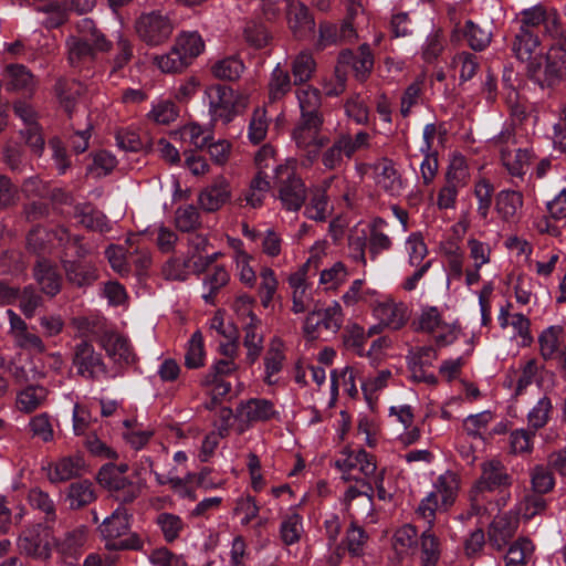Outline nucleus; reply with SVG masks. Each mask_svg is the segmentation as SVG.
Wrapping results in <instances>:
<instances>
[{
  "label": "nucleus",
  "mask_w": 566,
  "mask_h": 566,
  "mask_svg": "<svg viewBox=\"0 0 566 566\" xmlns=\"http://www.w3.org/2000/svg\"><path fill=\"white\" fill-rule=\"evenodd\" d=\"M318 311L321 312V319L325 329L336 332L340 328L343 323V313L339 303L334 302L326 308Z\"/></svg>",
  "instance_id": "774afa93"
},
{
  "label": "nucleus",
  "mask_w": 566,
  "mask_h": 566,
  "mask_svg": "<svg viewBox=\"0 0 566 566\" xmlns=\"http://www.w3.org/2000/svg\"><path fill=\"white\" fill-rule=\"evenodd\" d=\"M532 489L534 493L546 494L555 486L553 473L543 465H536L531 473Z\"/></svg>",
  "instance_id": "603ef678"
},
{
  "label": "nucleus",
  "mask_w": 566,
  "mask_h": 566,
  "mask_svg": "<svg viewBox=\"0 0 566 566\" xmlns=\"http://www.w3.org/2000/svg\"><path fill=\"white\" fill-rule=\"evenodd\" d=\"M62 232H69L66 229H60L56 231H50L41 226L33 227L27 235V250L40 258H46L52 252L53 242L57 241V244L65 251V244H61L60 239ZM63 243H66L64 240Z\"/></svg>",
  "instance_id": "aec40b11"
},
{
  "label": "nucleus",
  "mask_w": 566,
  "mask_h": 566,
  "mask_svg": "<svg viewBox=\"0 0 566 566\" xmlns=\"http://www.w3.org/2000/svg\"><path fill=\"white\" fill-rule=\"evenodd\" d=\"M553 412V403L547 396L542 397L536 405L530 410L527 421L531 429L537 431L544 428Z\"/></svg>",
  "instance_id": "ea45409f"
},
{
  "label": "nucleus",
  "mask_w": 566,
  "mask_h": 566,
  "mask_svg": "<svg viewBox=\"0 0 566 566\" xmlns=\"http://www.w3.org/2000/svg\"><path fill=\"white\" fill-rule=\"evenodd\" d=\"M150 115L156 123L168 125L178 117L179 109L174 102L164 101L153 107Z\"/></svg>",
  "instance_id": "69168bd1"
},
{
  "label": "nucleus",
  "mask_w": 566,
  "mask_h": 566,
  "mask_svg": "<svg viewBox=\"0 0 566 566\" xmlns=\"http://www.w3.org/2000/svg\"><path fill=\"white\" fill-rule=\"evenodd\" d=\"M129 467L126 463H106L97 473V481L101 486L107 489L112 496L122 504L134 502L139 495L140 488L125 474Z\"/></svg>",
  "instance_id": "0eeeda50"
},
{
  "label": "nucleus",
  "mask_w": 566,
  "mask_h": 566,
  "mask_svg": "<svg viewBox=\"0 0 566 566\" xmlns=\"http://www.w3.org/2000/svg\"><path fill=\"white\" fill-rule=\"evenodd\" d=\"M77 31V36H71L67 40L69 62L80 72H90L97 63V54L109 51L112 42L96 29L94 21L88 18L78 22Z\"/></svg>",
  "instance_id": "f03ea898"
},
{
  "label": "nucleus",
  "mask_w": 566,
  "mask_h": 566,
  "mask_svg": "<svg viewBox=\"0 0 566 566\" xmlns=\"http://www.w3.org/2000/svg\"><path fill=\"white\" fill-rule=\"evenodd\" d=\"M547 507L548 501L545 494L531 492L525 495L521 511L526 520H532L535 515L545 513Z\"/></svg>",
  "instance_id": "6e6d98bb"
},
{
  "label": "nucleus",
  "mask_w": 566,
  "mask_h": 566,
  "mask_svg": "<svg viewBox=\"0 0 566 566\" xmlns=\"http://www.w3.org/2000/svg\"><path fill=\"white\" fill-rule=\"evenodd\" d=\"M292 90L290 72L276 64L270 75L268 83L269 101L276 103L282 101Z\"/></svg>",
  "instance_id": "c85d7f7f"
},
{
  "label": "nucleus",
  "mask_w": 566,
  "mask_h": 566,
  "mask_svg": "<svg viewBox=\"0 0 566 566\" xmlns=\"http://www.w3.org/2000/svg\"><path fill=\"white\" fill-rule=\"evenodd\" d=\"M6 86L8 92L20 95L24 101L33 97L38 80L34 74L23 64L9 63L2 71V86Z\"/></svg>",
  "instance_id": "f8f14e48"
},
{
  "label": "nucleus",
  "mask_w": 566,
  "mask_h": 566,
  "mask_svg": "<svg viewBox=\"0 0 566 566\" xmlns=\"http://www.w3.org/2000/svg\"><path fill=\"white\" fill-rule=\"evenodd\" d=\"M72 363L77 375L87 379H95L99 373H106L102 353L96 352L88 340H81L75 345Z\"/></svg>",
  "instance_id": "ddd939ff"
},
{
  "label": "nucleus",
  "mask_w": 566,
  "mask_h": 566,
  "mask_svg": "<svg viewBox=\"0 0 566 566\" xmlns=\"http://www.w3.org/2000/svg\"><path fill=\"white\" fill-rule=\"evenodd\" d=\"M209 113L213 120L229 123L235 116L238 96L234 90L224 84H213L206 88Z\"/></svg>",
  "instance_id": "9d476101"
},
{
  "label": "nucleus",
  "mask_w": 566,
  "mask_h": 566,
  "mask_svg": "<svg viewBox=\"0 0 566 566\" xmlns=\"http://www.w3.org/2000/svg\"><path fill=\"white\" fill-rule=\"evenodd\" d=\"M444 50V40L440 30L431 32L422 45V59L427 63H433Z\"/></svg>",
  "instance_id": "052dcab7"
},
{
  "label": "nucleus",
  "mask_w": 566,
  "mask_h": 566,
  "mask_svg": "<svg viewBox=\"0 0 566 566\" xmlns=\"http://www.w3.org/2000/svg\"><path fill=\"white\" fill-rule=\"evenodd\" d=\"M85 468L83 454L64 457L59 460L49 472V479L53 483L63 482L77 476Z\"/></svg>",
  "instance_id": "b1692460"
},
{
  "label": "nucleus",
  "mask_w": 566,
  "mask_h": 566,
  "mask_svg": "<svg viewBox=\"0 0 566 566\" xmlns=\"http://www.w3.org/2000/svg\"><path fill=\"white\" fill-rule=\"evenodd\" d=\"M513 484V476L506 467L497 459H491L481 463V475L474 483L478 493L500 491L504 492Z\"/></svg>",
  "instance_id": "9b49d317"
},
{
  "label": "nucleus",
  "mask_w": 566,
  "mask_h": 566,
  "mask_svg": "<svg viewBox=\"0 0 566 566\" xmlns=\"http://www.w3.org/2000/svg\"><path fill=\"white\" fill-rule=\"evenodd\" d=\"M439 496V501H441V507L443 510H448L451 505H453L457 497V481L453 476L440 475L437 479L434 484Z\"/></svg>",
  "instance_id": "09e8293b"
},
{
  "label": "nucleus",
  "mask_w": 566,
  "mask_h": 566,
  "mask_svg": "<svg viewBox=\"0 0 566 566\" xmlns=\"http://www.w3.org/2000/svg\"><path fill=\"white\" fill-rule=\"evenodd\" d=\"M133 56L132 42L124 36H119L116 43V54L111 62V75H119L122 70L132 61Z\"/></svg>",
  "instance_id": "8fccbe9b"
},
{
  "label": "nucleus",
  "mask_w": 566,
  "mask_h": 566,
  "mask_svg": "<svg viewBox=\"0 0 566 566\" xmlns=\"http://www.w3.org/2000/svg\"><path fill=\"white\" fill-rule=\"evenodd\" d=\"M135 30L139 40L149 46L165 43L174 31V22L163 10H150L139 14L135 21Z\"/></svg>",
  "instance_id": "6e6552de"
},
{
  "label": "nucleus",
  "mask_w": 566,
  "mask_h": 566,
  "mask_svg": "<svg viewBox=\"0 0 566 566\" xmlns=\"http://www.w3.org/2000/svg\"><path fill=\"white\" fill-rule=\"evenodd\" d=\"M346 458L336 461V467L344 473V475H352L350 471L358 469L366 478L376 473L377 464L373 454L368 453L365 449L348 450L344 452Z\"/></svg>",
  "instance_id": "412c9836"
},
{
  "label": "nucleus",
  "mask_w": 566,
  "mask_h": 566,
  "mask_svg": "<svg viewBox=\"0 0 566 566\" xmlns=\"http://www.w3.org/2000/svg\"><path fill=\"white\" fill-rule=\"evenodd\" d=\"M422 566H437L440 558V539L429 526L420 536Z\"/></svg>",
  "instance_id": "58836bf2"
},
{
  "label": "nucleus",
  "mask_w": 566,
  "mask_h": 566,
  "mask_svg": "<svg viewBox=\"0 0 566 566\" xmlns=\"http://www.w3.org/2000/svg\"><path fill=\"white\" fill-rule=\"evenodd\" d=\"M354 155V148L346 138L338 137L331 147L322 154V164L328 170H335L342 167L344 157L350 158Z\"/></svg>",
  "instance_id": "c756f323"
},
{
  "label": "nucleus",
  "mask_w": 566,
  "mask_h": 566,
  "mask_svg": "<svg viewBox=\"0 0 566 566\" xmlns=\"http://www.w3.org/2000/svg\"><path fill=\"white\" fill-rule=\"evenodd\" d=\"M337 62L342 66L350 67L358 81H365L374 69V54L367 43L358 46L357 51L344 49L339 52Z\"/></svg>",
  "instance_id": "2eb2a0df"
},
{
  "label": "nucleus",
  "mask_w": 566,
  "mask_h": 566,
  "mask_svg": "<svg viewBox=\"0 0 566 566\" xmlns=\"http://www.w3.org/2000/svg\"><path fill=\"white\" fill-rule=\"evenodd\" d=\"M534 551L533 542L527 537L516 539L505 555V562L525 566Z\"/></svg>",
  "instance_id": "a19ab883"
},
{
  "label": "nucleus",
  "mask_w": 566,
  "mask_h": 566,
  "mask_svg": "<svg viewBox=\"0 0 566 566\" xmlns=\"http://www.w3.org/2000/svg\"><path fill=\"white\" fill-rule=\"evenodd\" d=\"M157 524L167 543L176 541L185 526L182 520L178 515L166 512L158 515Z\"/></svg>",
  "instance_id": "de8ad7c7"
},
{
  "label": "nucleus",
  "mask_w": 566,
  "mask_h": 566,
  "mask_svg": "<svg viewBox=\"0 0 566 566\" xmlns=\"http://www.w3.org/2000/svg\"><path fill=\"white\" fill-rule=\"evenodd\" d=\"M30 505L44 514V525L39 524L38 527L46 530L49 526H53L56 520V509L54 501L50 497L46 492L39 489H33L29 492Z\"/></svg>",
  "instance_id": "7c9ffc66"
},
{
  "label": "nucleus",
  "mask_w": 566,
  "mask_h": 566,
  "mask_svg": "<svg viewBox=\"0 0 566 566\" xmlns=\"http://www.w3.org/2000/svg\"><path fill=\"white\" fill-rule=\"evenodd\" d=\"M343 343L347 349L355 352L357 355H364V346L367 339L365 331L361 326L354 324L347 327L343 333Z\"/></svg>",
  "instance_id": "5fc2aeb1"
},
{
  "label": "nucleus",
  "mask_w": 566,
  "mask_h": 566,
  "mask_svg": "<svg viewBox=\"0 0 566 566\" xmlns=\"http://www.w3.org/2000/svg\"><path fill=\"white\" fill-rule=\"evenodd\" d=\"M12 108L14 115L19 117L25 126V129L21 130L25 143L34 153H41L44 148V139L40 133L34 109L28 102L21 99L14 102Z\"/></svg>",
  "instance_id": "6ab92c4d"
},
{
  "label": "nucleus",
  "mask_w": 566,
  "mask_h": 566,
  "mask_svg": "<svg viewBox=\"0 0 566 566\" xmlns=\"http://www.w3.org/2000/svg\"><path fill=\"white\" fill-rule=\"evenodd\" d=\"M513 533L514 528L510 521L503 517L494 520L490 525V542L494 547L500 549L509 542V539L513 536Z\"/></svg>",
  "instance_id": "3c124183"
},
{
  "label": "nucleus",
  "mask_w": 566,
  "mask_h": 566,
  "mask_svg": "<svg viewBox=\"0 0 566 566\" xmlns=\"http://www.w3.org/2000/svg\"><path fill=\"white\" fill-rule=\"evenodd\" d=\"M64 240L66 241L65 251H62L59 258L66 282L77 289L93 285L98 279V270L92 261L86 260L90 250L83 244V238L62 232L61 244H64Z\"/></svg>",
  "instance_id": "f257e3e1"
},
{
  "label": "nucleus",
  "mask_w": 566,
  "mask_h": 566,
  "mask_svg": "<svg viewBox=\"0 0 566 566\" xmlns=\"http://www.w3.org/2000/svg\"><path fill=\"white\" fill-rule=\"evenodd\" d=\"M32 542L34 553L40 556H49L51 549L55 547L61 554L74 559L77 558L78 548L82 546L81 537L75 534L67 533L64 539L56 537L53 534V526L32 535Z\"/></svg>",
  "instance_id": "1a4fd4ad"
},
{
  "label": "nucleus",
  "mask_w": 566,
  "mask_h": 566,
  "mask_svg": "<svg viewBox=\"0 0 566 566\" xmlns=\"http://www.w3.org/2000/svg\"><path fill=\"white\" fill-rule=\"evenodd\" d=\"M245 410L251 421H269L279 416L273 402L264 398H251L245 405Z\"/></svg>",
  "instance_id": "4c0bfd02"
},
{
  "label": "nucleus",
  "mask_w": 566,
  "mask_h": 566,
  "mask_svg": "<svg viewBox=\"0 0 566 566\" xmlns=\"http://www.w3.org/2000/svg\"><path fill=\"white\" fill-rule=\"evenodd\" d=\"M454 62L461 65L459 76L461 83L472 80L480 67L479 57L469 51L457 53Z\"/></svg>",
  "instance_id": "4d7b16f0"
},
{
  "label": "nucleus",
  "mask_w": 566,
  "mask_h": 566,
  "mask_svg": "<svg viewBox=\"0 0 566 566\" xmlns=\"http://www.w3.org/2000/svg\"><path fill=\"white\" fill-rule=\"evenodd\" d=\"M243 38L245 42L255 50L266 48L272 42V33L266 24L259 20H250L243 28Z\"/></svg>",
  "instance_id": "f704fd0d"
},
{
  "label": "nucleus",
  "mask_w": 566,
  "mask_h": 566,
  "mask_svg": "<svg viewBox=\"0 0 566 566\" xmlns=\"http://www.w3.org/2000/svg\"><path fill=\"white\" fill-rule=\"evenodd\" d=\"M315 61L311 54L301 53L292 62V74L294 76V85L306 83L315 71Z\"/></svg>",
  "instance_id": "37998d69"
},
{
  "label": "nucleus",
  "mask_w": 566,
  "mask_h": 566,
  "mask_svg": "<svg viewBox=\"0 0 566 566\" xmlns=\"http://www.w3.org/2000/svg\"><path fill=\"white\" fill-rule=\"evenodd\" d=\"M377 315L381 324L392 331L402 328L408 321V308L402 302H386L378 306Z\"/></svg>",
  "instance_id": "bb28decb"
},
{
  "label": "nucleus",
  "mask_w": 566,
  "mask_h": 566,
  "mask_svg": "<svg viewBox=\"0 0 566 566\" xmlns=\"http://www.w3.org/2000/svg\"><path fill=\"white\" fill-rule=\"evenodd\" d=\"M18 303L21 312L31 317L35 311L43 305L42 292L33 285L24 286L22 290L7 285L2 281V303Z\"/></svg>",
  "instance_id": "f3484780"
},
{
  "label": "nucleus",
  "mask_w": 566,
  "mask_h": 566,
  "mask_svg": "<svg viewBox=\"0 0 566 566\" xmlns=\"http://www.w3.org/2000/svg\"><path fill=\"white\" fill-rule=\"evenodd\" d=\"M523 206V196L520 191L501 190L495 198V209L503 220H512Z\"/></svg>",
  "instance_id": "72a5a7b5"
},
{
  "label": "nucleus",
  "mask_w": 566,
  "mask_h": 566,
  "mask_svg": "<svg viewBox=\"0 0 566 566\" xmlns=\"http://www.w3.org/2000/svg\"><path fill=\"white\" fill-rule=\"evenodd\" d=\"M206 352L203 346L202 336L200 333H195L189 343L185 354V366L188 369H198L205 365Z\"/></svg>",
  "instance_id": "79ce46f5"
},
{
  "label": "nucleus",
  "mask_w": 566,
  "mask_h": 566,
  "mask_svg": "<svg viewBox=\"0 0 566 566\" xmlns=\"http://www.w3.org/2000/svg\"><path fill=\"white\" fill-rule=\"evenodd\" d=\"M366 539L367 534L365 530L358 526L355 522H352L350 526L346 531V536L342 542V546H344V549L348 551L353 557H358L363 554V547Z\"/></svg>",
  "instance_id": "c03bdc74"
},
{
  "label": "nucleus",
  "mask_w": 566,
  "mask_h": 566,
  "mask_svg": "<svg viewBox=\"0 0 566 566\" xmlns=\"http://www.w3.org/2000/svg\"><path fill=\"white\" fill-rule=\"evenodd\" d=\"M279 198L285 209L290 211L300 210L307 198L304 181L294 174L290 175L280 186Z\"/></svg>",
  "instance_id": "4be33fe9"
},
{
  "label": "nucleus",
  "mask_w": 566,
  "mask_h": 566,
  "mask_svg": "<svg viewBox=\"0 0 566 566\" xmlns=\"http://www.w3.org/2000/svg\"><path fill=\"white\" fill-rule=\"evenodd\" d=\"M494 187L488 179L479 180L474 186V196L478 199V213L486 218L492 205Z\"/></svg>",
  "instance_id": "864d4df0"
},
{
  "label": "nucleus",
  "mask_w": 566,
  "mask_h": 566,
  "mask_svg": "<svg viewBox=\"0 0 566 566\" xmlns=\"http://www.w3.org/2000/svg\"><path fill=\"white\" fill-rule=\"evenodd\" d=\"M237 347V340L231 345H221V354L226 358L217 359L200 379V385L211 390L213 402L222 399L231 391V382L227 381L224 377L234 374L238 369L234 361Z\"/></svg>",
  "instance_id": "39448f33"
},
{
  "label": "nucleus",
  "mask_w": 566,
  "mask_h": 566,
  "mask_svg": "<svg viewBox=\"0 0 566 566\" xmlns=\"http://www.w3.org/2000/svg\"><path fill=\"white\" fill-rule=\"evenodd\" d=\"M562 334V326L552 325L545 328L538 336L541 355L545 360H549L559 356Z\"/></svg>",
  "instance_id": "e433bc0d"
},
{
  "label": "nucleus",
  "mask_w": 566,
  "mask_h": 566,
  "mask_svg": "<svg viewBox=\"0 0 566 566\" xmlns=\"http://www.w3.org/2000/svg\"><path fill=\"white\" fill-rule=\"evenodd\" d=\"M96 500L94 485L88 480L72 482L65 493V502L71 510H80Z\"/></svg>",
  "instance_id": "a878e982"
},
{
  "label": "nucleus",
  "mask_w": 566,
  "mask_h": 566,
  "mask_svg": "<svg viewBox=\"0 0 566 566\" xmlns=\"http://www.w3.org/2000/svg\"><path fill=\"white\" fill-rule=\"evenodd\" d=\"M41 12L45 14L42 23L48 29L60 28L66 20L67 13L57 2L51 1L39 8Z\"/></svg>",
  "instance_id": "13d9d810"
},
{
  "label": "nucleus",
  "mask_w": 566,
  "mask_h": 566,
  "mask_svg": "<svg viewBox=\"0 0 566 566\" xmlns=\"http://www.w3.org/2000/svg\"><path fill=\"white\" fill-rule=\"evenodd\" d=\"M566 42L552 46L545 55L534 56L527 64L528 78L541 88H554L566 77Z\"/></svg>",
  "instance_id": "7ed1b4c3"
},
{
  "label": "nucleus",
  "mask_w": 566,
  "mask_h": 566,
  "mask_svg": "<svg viewBox=\"0 0 566 566\" xmlns=\"http://www.w3.org/2000/svg\"><path fill=\"white\" fill-rule=\"evenodd\" d=\"M45 398V389L43 387L29 386L18 394L17 406L24 412L35 410Z\"/></svg>",
  "instance_id": "a18cd8bd"
},
{
  "label": "nucleus",
  "mask_w": 566,
  "mask_h": 566,
  "mask_svg": "<svg viewBox=\"0 0 566 566\" xmlns=\"http://www.w3.org/2000/svg\"><path fill=\"white\" fill-rule=\"evenodd\" d=\"M244 70L245 65L238 55H230L218 60L211 66V73L214 77L229 82L238 81Z\"/></svg>",
  "instance_id": "473e14b6"
},
{
  "label": "nucleus",
  "mask_w": 566,
  "mask_h": 566,
  "mask_svg": "<svg viewBox=\"0 0 566 566\" xmlns=\"http://www.w3.org/2000/svg\"><path fill=\"white\" fill-rule=\"evenodd\" d=\"M538 45L539 39L534 30L520 28V31L515 34V39L512 43V51L518 60L530 62L534 59L532 55Z\"/></svg>",
  "instance_id": "2f4dec72"
},
{
  "label": "nucleus",
  "mask_w": 566,
  "mask_h": 566,
  "mask_svg": "<svg viewBox=\"0 0 566 566\" xmlns=\"http://www.w3.org/2000/svg\"><path fill=\"white\" fill-rule=\"evenodd\" d=\"M130 515L124 506H118L99 525V532L105 538H117L129 531Z\"/></svg>",
  "instance_id": "cd10ccee"
},
{
  "label": "nucleus",
  "mask_w": 566,
  "mask_h": 566,
  "mask_svg": "<svg viewBox=\"0 0 566 566\" xmlns=\"http://www.w3.org/2000/svg\"><path fill=\"white\" fill-rule=\"evenodd\" d=\"M231 191L226 179L219 178L199 193L200 207L207 212L218 211L230 200Z\"/></svg>",
  "instance_id": "5701e85b"
},
{
  "label": "nucleus",
  "mask_w": 566,
  "mask_h": 566,
  "mask_svg": "<svg viewBox=\"0 0 566 566\" xmlns=\"http://www.w3.org/2000/svg\"><path fill=\"white\" fill-rule=\"evenodd\" d=\"M49 147L52 150V159L59 175H64L66 170L72 166L66 147L59 137L50 139Z\"/></svg>",
  "instance_id": "e2e57ef3"
},
{
  "label": "nucleus",
  "mask_w": 566,
  "mask_h": 566,
  "mask_svg": "<svg viewBox=\"0 0 566 566\" xmlns=\"http://www.w3.org/2000/svg\"><path fill=\"white\" fill-rule=\"evenodd\" d=\"M346 115L352 118L356 124L369 125L370 115L369 108L360 96H355L345 103Z\"/></svg>",
  "instance_id": "bf43d9fd"
},
{
  "label": "nucleus",
  "mask_w": 566,
  "mask_h": 566,
  "mask_svg": "<svg viewBox=\"0 0 566 566\" xmlns=\"http://www.w3.org/2000/svg\"><path fill=\"white\" fill-rule=\"evenodd\" d=\"M205 42L198 32H182L166 54L155 59L156 65L165 73L186 70L203 52Z\"/></svg>",
  "instance_id": "20e7f679"
},
{
  "label": "nucleus",
  "mask_w": 566,
  "mask_h": 566,
  "mask_svg": "<svg viewBox=\"0 0 566 566\" xmlns=\"http://www.w3.org/2000/svg\"><path fill=\"white\" fill-rule=\"evenodd\" d=\"M300 107V118L294 128L301 139H308L318 126H323L322 93L314 86L301 87L296 91Z\"/></svg>",
  "instance_id": "423d86ee"
},
{
  "label": "nucleus",
  "mask_w": 566,
  "mask_h": 566,
  "mask_svg": "<svg viewBox=\"0 0 566 566\" xmlns=\"http://www.w3.org/2000/svg\"><path fill=\"white\" fill-rule=\"evenodd\" d=\"M492 38L491 30L482 28L473 20H465L462 25L457 23L451 32L452 42L463 40L473 52L485 51L490 46Z\"/></svg>",
  "instance_id": "4468645a"
},
{
  "label": "nucleus",
  "mask_w": 566,
  "mask_h": 566,
  "mask_svg": "<svg viewBox=\"0 0 566 566\" xmlns=\"http://www.w3.org/2000/svg\"><path fill=\"white\" fill-rule=\"evenodd\" d=\"M279 533L285 546L298 543L304 533L303 516L297 512L286 514L281 522Z\"/></svg>",
  "instance_id": "c9c22d12"
},
{
  "label": "nucleus",
  "mask_w": 566,
  "mask_h": 566,
  "mask_svg": "<svg viewBox=\"0 0 566 566\" xmlns=\"http://www.w3.org/2000/svg\"><path fill=\"white\" fill-rule=\"evenodd\" d=\"M33 275L40 290L49 297L57 295L63 285V276L55 262L48 258L36 260L33 268Z\"/></svg>",
  "instance_id": "a211bd4d"
},
{
  "label": "nucleus",
  "mask_w": 566,
  "mask_h": 566,
  "mask_svg": "<svg viewBox=\"0 0 566 566\" xmlns=\"http://www.w3.org/2000/svg\"><path fill=\"white\" fill-rule=\"evenodd\" d=\"M6 314L10 321L11 333L14 336L17 344L22 348L42 350L43 344L41 338L29 332L25 322L15 314L12 310H7Z\"/></svg>",
  "instance_id": "393cba45"
},
{
  "label": "nucleus",
  "mask_w": 566,
  "mask_h": 566,
  "mask_svg": "<svg viewBox=\"0 0 566 566\" xmlns=\"http://www.w3.org/2000/svg\"><path fill=\"white\" fill-rule=\"evenodd\" d=\"M345 481H355L356 484L349 485L345 492V501L352 502L358 496H366L370 504L374 500V488L370 482L353 475H344Z\"/></svg>",
  "instance_id": "680f3d73"
},
{
  "label": "nucleus",
  "mask_w": 566,
  "mask_h": 566,
  "mask_svg": "<svg viewBox=\"0 0 566 566\" xmlns=\"http://www.w3.org/2000/svg\"><path fill=\"white\" fill-rule=\"evenodd\" d=\"M536 431L533 429H516L511 433V448L514 453H525L533 450V439Z\"/></svg>",
  "instance_id": "0e129e2a"
},
{
  "label": "nucleus",
  "mask_w": 566,
  "mask_h": 566,
  "mask_svg": "<svg viewBox=\"0 0 566 566\" xmlns=\"http://www.w3.org/2000/svg\"><path fill=\"white\" fill-rule=\"evenodd\" d=\"M286 1L289 29L297 40L308 38L315 29V20L310 9L298 0Z\"/></svg>",
  "instance_id": "dca6fc26"
},
{
  "label": "nucleus",
  "mask_w": 566,
  "mask_h": 566,
  "mask_svg": "<svg viewBox=\"0 0 566 566\" xmlns=\"http://www.w3.org/2000/svg\"><path fill=\"white\" fill-rule=\"evenodd\" d=\"M80 218L81 224L88 230L98 232L109 231L107 217L98 210L93 209L90 212L82 211Z\"/></svg>",
  "instance_id": "338daca9"
},
{
  "label": "nucleus",
  "mask_w": 566,
  "mask_h": 566,
  "mask_svg": "<svg viewBox=\"0 0 566 566\" xmlns=\"http://www.w3.org/2000/svg\"><path fill=\"white\" fill-rule=\"evenodd\" d=\"M201 226L198 209L192 205L179 207L176 211V227L182 232H191Z\"/></svg>",
  "instance_id": "49530a36"
}]
</instances>
